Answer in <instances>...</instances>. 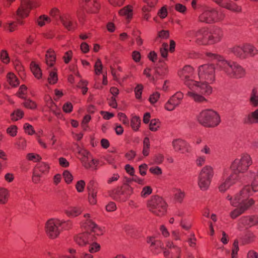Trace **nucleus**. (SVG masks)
Listing matches in <instances>:
<instances>
[{"label": "nucleus", "instance_id": "obj_1", "mask_svg": "<svg viewBox=\"0 0 258 258\" xmlns=\"http://www.w3.org/2000/svg\"><path fill=\"white\" fill-rule=\"evenodd\" d=\"M104 229L98 226L91 219L89 214H85L82 220V244L89 245L88 250L91 253L98 252L100 245L97 242H93L95 235H101Z\"/></svg>", "mask_w": 258, "mask_h": 258}, {"label": "nucleus", "instance_id": "obj_2", "mask_svg": "<svg viewBox=\"0 0 258 258\" xmlns=\"http://www.w3.org/2000/svg\"><path fill=\"white\" fill-rule=\"evenodd\" d=\"M251 188L249 185H246L233 197L229 195L226 197V199L230 202V205L237 207L230 213L232 219H236L254 205L255 201L250 198L253 195Z\"/></svg>", "mask_w": 258, "mask_h": 258}, {"label": "nucleus", "instance_id": "obj_3", "mask_svg": "<svg viewBox=\"0 0 258 258\" xmlns=\"http://www.w3.org/2000/svg\"><path fill=\"white\" fill-rule=\"evenodd\" d=\"M205 55L209 60L215 62L217 67L230 78L240 79L245 76V69L237 62L226 60L222 56L209 52H206Z\"/></svg>", "mask_w": 258, "mask_h": 258}, {"label": "nucleus", "instance_id": "obj_4", "mask_svg": "<svg viewBox=\"0 0 258 258\" xmlns=\"http://www.w3.org/2000/svg\"><path fill=\"white\" fill-rule=\"evenodd\" d=\"M204 81H198L197 84H193V87L189 89L186 94L187 96L196 102L201 103L207 101L204 97L210 95L213 91L211 86Z\"/></svg>", "mask_w": 258, "mask_h": 258}, {"label": "nucleus", "instance_id": "obj_5", "mask_svg": "<svg viewBox=\"0 0 258 258\" xmlns=\"http://www.w3.org/2000/svg\"><path fill=\"white\" fill-rule=\"evenodd\" d=\"M197 119L201 125L208 128L215 127L221 122L218 113L210 109L202 110L197 116Z\"/></svg>", "mask_w": 258, "mask_h": 258}, {"label": "nucleus", "instance_id": "obj_6", "mask_svg": "<svg viewBox=\"0 0 258 258\" xmlns=\"http://www.w3.org/2000/svg\"><path fill=\"white\" fill-rule=\"evenodd\" d=\"M66 225L70 228L72 224L70 221L60 220L58 219L51 218L48 220L44 226V230L46 236L50 239H55L60 234V227Z\"/></svg>", "mask_w": 258, "mask_h": 258}, {"label": "nucleus", "instance_id": "obj_7", "mask_svg": "<svg viewBox=\"0 0 258 258\" xmlns=\"http://www.w3.org/2000/svg\"><path fill=\"white\" fill-rule=\"evenodd\" d=\"M225 18V14L223 11H218L212 8H207L199 15L198 20L206 24H214L222 22Z\"/></svg>", "mask_w": 258, "mask_h": 258}, {"label": "nucleus", "instance_id": "obj_8", "mask_svg": "<svg viewBox=\"0 0 258 258\" xmlns=\"http://www.w3.org/2000/svg\"><path fill=\"white\" fill-rule=\"evenodd\" d=\"M252 164L250 156L247 153H243L231 163L230 168L235 174L246 172Z\"/></svg>", "mask_w": 258, "mask_h": 258}, {"label": "nucleus", "instance_id": "obj_9", "mask_svg": "<svg viewBox=\"0 0 258 258\" xmlns=\"http://www.w3.org/2000/svg\"><path fill=\"white\" fill-rule=\"evenodd\" d=\"M185 35L186 38L190 41H194L198 45H210L209 30L207 28L203 27L197 30H188L185 32Z\"/></svg>", "mask_w": 258, "mask_h": 258}, {"label": "nucleus", "instance_id": "obj_10", "mask_svg": "<svg viewBox=\"0 0 258 258\" xmlns=\"http://www.w3.org/2000/svg\"><path fill=\"white\" fill-rule=\"evenodd\" d=\"M167 207L166 202L158 196H152L147 202L148 210L158 216L164 215L167 211Z\"/></svg>", "mask_w": 258, "mask_h": 258}, {"label": "nucleus", "instance_id": "obj_11", "mask_svg": "<svg viewBox=\"0 0 258 258\" xmlns=\"http://www.w3.org/2000/svg\"><path fill=\"white\" fill-rule=\"evenodd\" d=\"M214 174V169L210 165H206L201 169L198 177V184L201 190L205 191L209 188Z\"/></svg>", "mask_w": 258, "mask_h": 258}, {"label": "nucleus", "instance_id": "obj_12", "mask_svg": "<svg viewBox=\"0 0 258 258\" xmlns=\"http://www.w3.org/2000/svg\"><path fill=\"white\" fill-rule=\"evenodd\" d=\"M178 75L183 84L189 89L193 84H197L198 81L195 80L196 74L194 68L190 65H186L178 72Z\"/></svg>", "mask_w": 258, "mask_h": 258}, {"label": "nucleus", "instance_id": "obj_13", "mask_svg": "<svg viewBox=\"0 0 258 258\" xmlns=\"http://www.w3.org/2000/svg\"><path fill=\"white\" fill-rule=\"evenodd\" d=\"M200 81L212 84L215 81V68L212 64L201 65L198 69Z\"/></svg>", "mask_w": 258, "mask_h": 258}, {"label": "nucleus", "instance_id": "obj_14", "mask_svg": "<svg viewBox=\"0 0 258 258\" xmlns=\"http://www.w3.org/2000/svg\"><path fill=\"white\" fill-rule=\"evenodd\" d=\"M82 164L87 169L95 170L97 169L99 161L94 158L89 152L82 149Z\"/></svg>", "mask_w": 258, "mask_h": 258}, {"label": "nucleus", "instance_id": "obj_15", "mask_svg": "<svg viewBox=\"0 0 258 258\" xmlns=\"http://www.w3.org/2000/svg\"><path fill=\"white\" fill-rule=\"evenodd\" d=\"M100 8L98 0H82V13H97Z\"/></svg>", "mask_w": 258, "mask_h": 258}, {"label": "nucleus", "instance_id": "obj_16", "mask_svg": "<svg viewBox=\"0 0 258 258\" xmlns=\"http://www.w3.org/2000/svg\"><path fill=\"white\" fill-rule=\"evenodd\" d=\"M183 98V94L181 92H177L165 104V109L168 111L173 110L181 103Z\"/></svg>", "mask_w": 258, "mask_h": 258}, {"label": "nucleus", "instance_id": "obj_17", "mask_svg": "<svg viewBox=\"0 0 258 258\" xmlns=\"http://www.w3.org/2000/svg\"><path fill=\"white\" fill-rule=\"evenodd\" d=\"M239 180V175L233 172L220 183L219 186V191L220 192L226 191L231 186L236 184Z\"/></svg>", "mask_w": 258, "mask_h": 258}, {"label": "nucleus", "instance_id": "obj_18", "mask_svg": "<svg viewBox=\"0 0 258 258\" xmlns=\"http://www.w3.org/2000/svg\"><path fill=\"white\" fill-rule=\"evenodd\" d=\"M172 146L174 150L177 152L185 153L190 150L189 145L185 141L180 139L173 140Z\"/></svg>", "mask_w": 258, "mask_h": 258}, {"label": "nucleus", "instance_id": "obj_19", "mask_svg": "<svg viewBox=\"0 0 258 258\" xmlns=\"http://www.w3.org/2000/svg\"><path fill=\"white\" fill-rule=\"evenodd\" d=\"M143 74L151 82L155 83L159 79L160 76L165 74V72H163L160 68L155 69L146 68L144 70Z\"/></svg>", "mask_w": 258, "mask_h": 258}, {"label": "nucleus", "instance_id": "obj_20", "mask_svg": "<svg viewBox=\"0 0 258 258\" xmlns=\"http://www.w3.org/2000/svg\"><path fill=\"white\" fill-rule=\"evenodd\" d=\"M210 45L220 42L223 37V31L220 28H216L212 32L209 31Z\"/></svg>", "mask_w": 258, "mask_h": 258}, {"label": "nucleus", "instance_id": "obj_21", "mask_svg": "<svg viewBox=\"0 0 258 258\" xmlns=\"http://www.w3.org/2000/svg\"><path fill=\"white\" fill-rule=\"evenodd\" d=\"M220 6L235 13L242 12V7L234 3H226L224 0H214Z\"/></svg>", "mask_w": 258, "mask_h": 258}, {"label": "nucleus", "instance_id": "obj_22", "mask_svg": "<svg viewBox=\"0 0 258 258\" xmlns=\"http://www.w3.org/2000/svg\"><path fill=\"white\" fill-rule=\"evenodd\" d=\"M239 222L246 227H251L258 224V217L256 216H243L239 219Z\"/></svg>", "mask_w": 258, "mask_h": 258}, {"label": "nucleus", "instance_id": "obj_23", "mask_svg": "<svg viewBox=\"0 0 258 258\" xmlns=\"http://www.w3.org/2000/svg\"><path fill=\"white\" fill-rule=\"evenodd\" d=\"M30 11L24 0H21V4L16 12V15L18 18L25 19L29 15Z\"/></svg>", "mask_w": 258, "mask_h": 258}, {"label": "nucleus", "instance_id": "obj_24", "mask_svg": "<svg viewBox=\"0 0 258 258\" xmlns=\"http://www.w3.org/2000/svg\"><path fill=\"white\" fill-rule=\"evenodd\" d=\"M133 8L131 5H127L120 9L118 14L120 16L125 17L127 20H131L133 15Z\"/></svg>", "mask_w": 258, "mask_h": 258}, {"label": "nucleus", "instance_id": "obj_25", "mask_svg": "<svg viewBox=\"0 0 258 258\" xmlns=\"http://www.w3.org/2000/svg\"><path fill=\"white\" fill-rule=\"evenodd\" d=\"M243 50L244 54V58L248 56H253L257 53V50L252 44L246 43L243 44Z\"/></svg>", "mask_w": 258, "mask_h": 258}, {"label": "nucleus", "instance_id": "obj_26", "mask_svg": "<svg viewBox=\"0 0 258 258\" xmlns=\"http://www.w3.org/2000/svg\"><path fill=\"white\" fill-rule=\"evenodd\" d=\"M30 69L35 78L40 80L42 78V72L39 66L35 62H32L30 64Z\"/></svg>", "mask_w": 258, "mask_h": 258}, {"label": "nucleus", "instance_id": "obj_27", "mask_svg": "<svg viewBox=\"0 0 258 258\" xmlns=\"http://www.w3.org/2000/svg\"><path fill=\"white\" fill-rule=\"evenodd\" d=\"M10 198L9 190L4 187H0V205H6Z\"/></svg>", "mask_w": 258, "mask_h": 258}, {"label": "nucleus", "instance_id": "obj_28", "mask_svg": "<svg viewBox=\"0 0 258 258\" xmlns=\"http://www.w3.org/2000/svg\"><path fill=\"white\" fill-rule=\"evenodd\" d=\"M49 169L50 166L48 164L41 162L37 165L34 170L42 175H45L49 173Z\"/></svg>", "mask_w": 258, "mask_h": 258}, {"label": "nucleus", "instance_id": "obj_29", "mask_svg": "<svg viewBox=\"0 0 258 258\" xmlns=\"http://www.w3.org/2000/svg\"><path fill=\"white\" fill-rule=\"evenodd\" d=\"M247 123H258V109L249 113L245 119Z\"/></svg>", "mask_w": 258, "mask_h": 258}, {"label": "nucleus", "instance_id": "obj_30", "mask_svg": "<svg viewBox=\"0 0 258 258\" xmlns=\"http://www.w3.org/2000/svg\"><path fill=\"white\" fill-rule=\"evenodd\" d=\"M60 21L62 25L68 30H72L75 28L74 24L66 16H60Z\"/></svg>", "mask_w": 258, "mask_h": 258}, {"label": "nucleus", "instance_id": "obj_31", "mask_svg": "<svg viewBox=\"0 0 258 258\" xmlns=\"http://www.w3.org/2000/svg\"><path fill=\"white\" fill-rule=\"evenodd\" d=\"M46 63L49 67H52L55 62V55L54 52L52 50H48L45 55Z\"/></svg>", "mask_w": 258, "mask_h": 258}, {"label": "nucleus", "instance_id": "obj_32", "mask_svg": "<svg viewBox=\"0 0 258 258\" xmlns=\"http://www.w3.org/2000/svg\"><path fill=\"white\" fill-rule=\"evenodd\" d=\"M231 52L237 57L244 59L243 44L234 46L231 48Z\"/></svg>", "mask_w": 258, "mask_h": 258}, {"label": "nucleus", "instance_id": "obj_33", "mask_svg": "<svg viewBox=\"0 0 258 258\" xmlns=\"http://www.w3.org/2000/svg\"><path fill=\"white\" fill-rule=\"evenodd\" d=\"M48 72L49 76L47 79L48 83L51 85L55 84L58 80L57 70L55 68H53L50 69Z\"/></svg>", "mask_w": 258, "mask_h": 258}, {"label": "nucleus", "instance_id": "obj_34", "mask_svg": "<svg viewBox=\"0 0 258 258\" xmlns=\"http://www.w3.org/2000/svg\"><path fill=\"white\" fill-rule=\"evenodd\" d=\"M185 197V192L180 188H175L174 190V200L179 203H181Z\"/></svg>", "mask_w": 258, "mask_h": 258}, {"label": "nucleus", "instance_id": "obj_35", "mask_svg": "<svg viewBox=\"0 0 258 258\" xmlns=\"http://www.w3.org/2000/svg\"><path fill=\"white\" fill-rule=\"evenodd\" d=\"M7 81L10 85L13 87H16L19 84V81L16 76L13 73L8 74Z\"/></svg>", "mask_w": 258, "mask_h": 258}, {"label": "nucleus", "instance_id": "obj_36", "mask_svg": "<svg viewBox=\"0 0 258 258\" xmlns=\"http://www.w3.org/2000/svg\"><path fill=\"white\" fill-rule=\"evenodd\" d=\"M249 101L253 107L258 106V91L256 89L254 88L252 89L250 94Z\"/></svg>", "mask_w": 258, "mask_h": 258}, {"label": "nucleus", "instance_id": "obj_37", "mask_svg": "<svg viewBox=\"0 0 258 258\" xmlns=\"http://www.w3.org/2000/svg\"><path fill=\"white\" fill-rule=\"evenodd\" d=\"M66 214L72 218L78 216L80 214L79 208L76 207H71L65 210Z\"/></svg>", "mask_w": 258, "mask_h": 258}, {"label": "nucleus", "instance_id": "obj_38", "mask_svg": "<svg viewBox=\"0 0 258 258\" xmlns=\"http://www.w3.org/2000/svg\"><path fill=\"white\" fill-rule=\"evenodd\" d=\"M51 21V18L49 16L45 15H42L39 16L37 19V24L38 26L42 27L50 23Z\"/></svg>", "mask_w": 258, "mask_h": 258}, {"label": "nucleus", "instance_id": "obj_39", "mask_svg": "<svg viewBox=\"0 0 258 258\" xmlns=\"http://www.w3.org/2000/svg\"><path fill=\"white\" fill-rule=\"evenodd\" d=\"M150 143L148 137L144 138L142 153L144 156H147L150 153Z\"/></svg>", "mask_w": 258, "mask_h": 258}, {"label": "nucleus", "instance_id": "obj_40", "mask_svg": "<svg viewBox=\"0 0 258 258\" xmlns=\"http://www.w3.org/2000/svg\"><path fill=\"white\" fill-rule=\"evenodd\" d=\"M91 119V116L90 114H86L84 116L82 120V131H87L90 130L88 123Z\"/></svg>", "mask_w": 258, "mask_h": 258}, {"label": "nucleus", "instance_id": "obj_41", "mask_svg": "<svg viewBox=\"0 0 258 258\" xmlns=\"http://www.w3.org/2000/svg\"><path fill=\"white\" fill-rule=\"evenodd\" d=\"M24 115V112L21 109H16L10 115L11 119L13 121H16L22 118Z\"/></svg>", "mask_w": 258, "mask_h": 258}, {"label": "nucleus", "instance_id": "obj_42", "mask_svg": "<svg viewBox=\"0 0 258 258\" xmlns=\"http://www.w3.org/2000/svg\"><path fill=\"white\" fill-rule=\"evenodd\" d=\"M169 37V32L168 30H162L157 33V35L155 38V41H159V39H167Z\"/></svg>", "mask_w": 258, "mask_h": 258}, {"label": "nucleus", "instance_id": "obj_43", "mask_svg": "<svg viewBox=\"0 0 258 258\" xmlns=\"http://www.w3.org/2000/svg\"><path fill=\"white\" fill-rule=\"evenodd\" d=\"M131 123L133 130L135 131H137L140 126L141 119L139 117L134 116L132 118Z\"/></svg>", "mask_w": 258, "mask_h": 258}, {"label": "nucleus", "instance_id": "obj_44", "mask_svg": "<svg viewBox=\"0 0 258 258\" xmlns=\"http://www.w3.org/2000/svg\"><path fill=\"white\" fill-rule=\"evenodd\" d=\"M27 6L29 11L38 8L40 4L38 1L36 0H24Z\"/></svg>", "mask_w": 258, "mask_h": 258}, {"label": "nucleus", "instance_id": "obj_45", "mask_svg": "<svg viewBox=\"0 0 258 258\" xmlns=\"http://www.w3.org/2000/svg\"><path fill=\"white\" fill-rule=\"evenodd\" d=\"M7 134L11 137H15L17 135L18 127L16 125H11L6 129Z\"/></svg>", "mask_w": 258, "mask_h": 258}, {"label": "nucleus", "instance_id": "obj_46", "mask_svg": "<svg viewBox=\"0 0 258 258\" xmlns=\"http://www.w3.org/2000/svg\"><path fill=\"white\" fill-rule=\"evenodd\" d=\"M63 178L64 181L68 184H71L73 180V176L68 170H64L62 173Z\"/></svg>", "mask_w": 258, "mask_h": 258}, {"label": "nucleus", "instance_id": "obj_47", "mask_svg": "<svg viewBox=\"0 0 258 258\" xmlns=\"http://www.w3.org/2000/svg\"><path fill=\"white\" fill-rule=\"evenodd\" d=\"M87 188L88 193L97 192V183L94 180H91L89 182Z\"/></svg>", "mask_w": 258, "mask_h": 258}, {"label": "nucleus", "instance_id": "obj_48", "mask_svg": "<svg viewBox=\"0 0 258 258\" xmlns=\"http://www.w3.org/2000/svg\"><path fill=\"white\" fill-rule=\"evenodd\" d=\"M160 122L158 119H152L149 125V128L151 131L155 132L158 130Z\"/></svg>", "mask_w": 258, "mask_h": 258}, {"label": "nucleus", "instance_id": "obj_49", "mask_svg": "<svg viewBox=\"0 0 258 258\" xmlns=\"http://www.w3.org/2000/svg\"><path fill=\"white\" fill-rule=\"evenodd\" d=\"M42 174L38 173L37 171L33 170V175L32 177V182L35 184H38L41 182Z\"/></svg>", "mask_w": 258, "mask_h": 258}, {"label": "nucleus", "instance_id": "obj_50", "mask_svg": "<svg viewBox=\"0 0 258 258\" xmlns=\"http://www.w3.org/2000/svg\"><path fill=\"white\" fill-rule=\"evenodd\" d=\"M152 191L153 189L151 186H145L143 188L141 192V197L143 198H146L152 194Z\"/></svg>", "mask_w": 258, "mask_h": 258}, {"label": "nucleus", "instance_id": "obj_51", "mask_svg": "<svg viewBox=\"0 0 258 258\" xmlns=\"http://www.w3.org/2000/svg\"><path fill=\"white\" fill-rule=\"evenodd\" d=\"M102 68L101 61L100 59H98L94 65L95 74L96 75H100L102 73Z\"/></svg>", "mask_w": 258, "mask_h": 258}, {"label": "nucleus", "instance_id": "obj_52", "mask_svg": "<svg viewBox=\"0 0 258 258\" xmlns=\"http://www.w3.org/2000/svg\"><path fill=\"white\" fill-rule=\"evenodd\" d=\"M255 236L253 233L248 231L244 235L243 241L246 243H250L254 240Z\"/></svg>", "mask_w": 258, "mask_h": 258}, {"label": "nucleus", "instance_id": "obj_53", "mask_svg": "<svg viewBox=\"0 0 258 258\" xmlns=\"http://www.w3.org/2000/svg\"><path fill=\"white\" fill-rule=\"evenodd\" d=\"M143 90V86L142 84H138L135 88V96L137 99H141L142 98Z\"/></svg>", "mask_w": 258, "mask_h": 258}, {"label": "nucleus", "instance_id": "obj_54", "mask_svg": "<svg viewBox=\"0 0 258 258\" xmlns=\"http://www.w3.org/2000/svg\"><path fill=\"white\" fill-rule=\"evenodd\" d=\"M23 105L25 108L30 109H34L37 107L36 103L34 101L30 99L26 100L23 103Z\"/></svg>", "mask_w": 258, "mask_h": 258}, {"label": "nucleus", "instance_id": "obj_55", "mask_svg": "<svg viewBox=\"0 0 258 258\" xmlns=\"http://www.w3.org/2000/svg\"><path fill=\"white\" fill-rule=\"evenodd\" d=\"M15 145L17 146L18 149L24 150L27 146V142L25 139L20 138L15 143Z\"/></svg>", "mask_w": 258, "mask_h": 258}, {"label": "nucleus", "instance_id": "obj_56", "mask_svg": "<svg viewBox=\"0 0 258 258\" xmlns=\"http://www.w3.org/2000/svg\"><path fill=\"white\" fill-rule=\"evenodd\" d=\"M73 109V104L70 102H66L62 106V109L66 113H70Z\"/></svg>", "mask_w": 258, "mask_h": 258}, {"label": "nucleus", "instance_id": "obj_57", "mask_svg": "<svg viewBox=\"0 0 258 258\" xmlns=\"http://www.w3.org/2000/svg\"><path fill=\"white\" fill-rule=\"evenodd\" d=\"M27 93V88L24 85H22L20 86L18 92L17 93V95L21 98L25 97V96Z\"/></svg>", "mask_w": 258, "mask_h": 258}, {"label": "nucleus", "instance_id": "obj_58", "mask_svg": "<svg viewBox=\"0 0 258 258\" xmlns=\"http://www.w3.org/2000/svg\"><path fill=\"white\" fill-rule=\"evenodd\" d=\"M26 158L28 160L34 162L39 161L41 160V157L39 155L34 153L28 154Z\"/></svg>", "mask_w": 258, "mask_h": 258}, {"label": "nucleus", "instance_id": "obj_59", "mask_svg": "<svg viewBox=\"0 0 258 258\" xmlns=\"http://www.w3.org/2000/svg\"><path fill=\"white\" fill-rule=\"evenodd\" d=\"M153 160L155 164H160L163 162L164 156L163 154L158 153L154 156Z\"/></svg>", "mask_w": 258, "mask_h": 258}, {"label": "nucleus", "instance_id": "obj_60", "mask_svg": "<svg viewBox=\"0 0 258 258\" xmlns=\"http://www.w3.org/2000/svg\"><path fill=\"white\" fill-rule=\"evenodd\" d=\"M168 44L167 43H163L162 47L160 48V53L163 58H166L168 55Z\"/></svg>", "mask_w": 258, "mask_h": 258}, {"label": "nucleus", "instance_id": "obj_61", "mask_svg": "<svg viewBox=\"0 0 258 258\" xmlns=\"http://www.w3.org/2000/svg\"><path fill=\"white\" fill-rule=\"evenodd\" d=\"M5 27L6 29L12 32L16 29L17 24L15 22H10L6 24Z\"/></svg>", "mask_w": 258, "mask_h": 258}, {"label": "nucleus", "instance_id": "obj_62", "mask_svg": "<svg viewBox=\"0 0 258 258\" xmlns=\"http://www.w3.org/2000/svg\"><path fill=\"white\" fill-rule=\"evenodd\" d=\"M49 14L50 17H51L52 18L55 19L57 17H58L59 19H60V16H61L60 12L58 8L56 7L52 8L50 10Z\"/></svg>", "mask_w": 258, "mask_h": 258}, {"label": "nucleus", "instance_id": "obj_63", "mask_svg": "<svg viewBox=\"0 0 258 258\" xmlns=\"http://www.w3.org/2000/svg\"><path fill=\"white\" fill-rule=\"evenodd\" d=\"M160 96V93L158 92H155L150 96L149 100L151 104H154L157 102Z\"/></svg>", "mask_w": 258, "mask_h": 258}, {"label": "nucleus", "instance_id": "obj_64", "mask_svg": "<svg viewBox=\"0 0 258 258\" xmlns=\"http://www.w3.org/2000/svg\"><path fill=\"white\" fill-rule=\"evenodd\" d=\"M239 250L238 242L237 241H234L233 243V247L232 250V258H237V252Z\"/></svg>", "mask_w": 258, "mask_h": 258}]
</instances>
